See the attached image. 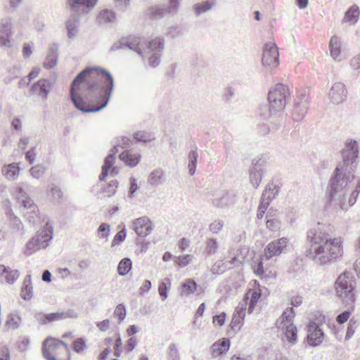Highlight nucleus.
<instances>
[{"label":"nucleus","mask_w":360,"mask_h":360,"mask_svg":"<svg viewBox=\"0 0 360 360\" xmlns=\"http://www.w3.org/2000/svg\"><path fill=\"white\" fill-rule=\"evenodd\" d=\"M198 287V285L194 280L188 279L181 284V294L185 296H190L197 291Z\"/></svg>","instance_id":"obj_34"},{"label":"nucleus","mask_w":360,"mask_h":360,"mask_svg":"<svg viewBox=\"0 0 360 360\" xmlns=\"http://www.w3.org/2000/svg\"><path fill=\"white\" fill-rule=\"evenodd\" d=\"M53 234V227L47 221L46 226L38 231L27 243L25 254L30 255L41 248H46L51 240Z\"/></svg>","instance_id":"obj_9"},{"label":"nucleus","mask_w":360,"mask_h":360,"mask_svg":"<svg viewBox=\"0 0 360 360\" xmlns=\"http://www.w3.org/2000/svg\"><path fill=\"white\" fill-rule=\"evenodd\" d=\"M51 83L46 79H39L34 83L31 89L33 93H37L38 95L44 99H46L51 91Z\"/></svg>","instance_id":"obj_24"},{"label":"nucleus","mask_w":360,"mask_h":360,"mask_svg":"<svg viewBox=\"0 0 360 360\" xmlns=\"http://www.w3.org/2000/svg\"><path fill=\"white\" fill-rule=\"evenodd\" d=\"M119 182L117 180L111 181L107 186L101 188V192L105 193L108 197H111L116 193V188Z\"/></svg>","instance_id":"obj_43"},{"label":"nucleus","mask_w":360,"mask_h":360,"mask_svg":"<svg viewBox=\"0 0 360 360\" xmlns=\"http://www.w3.org/2000/svg\"><path fill=\"white\" fill-rule=\"evenodd\" d=\"M163 49L161 51L155 50V53H154L149 58H148V64L152 68H156L160 62V53ZM153 51L152 52H153Z\"/></svg>","instance_id":"obj_51"},{"label":"nucleus","mask_w":360,"mask_h":360,"mask_svg":"<svg viewBox=\"0 0 360 360\" xmlns=\"http://www.w3.org/2000/svg\"><path fill=\"white\" fill-rule=\"evenodd\" d=\"M171 285V281L169 278H165L164 281H162L158 287V292L160 295L165 300L168 297V288Z\"/></svg>","instance_id":"obj_46"},{"label":"nucleus","mask_w":360,"mask_h":360,"mask_svg":"<svg viewBox=\"0 0 360 360\" xmlns=\"http://www.w3.org/2000/svg\"><path fill=\"white\" fill-rule=\"evenodd\" d=\"M309 101L308 96L302 93L297 96L295 101L292 112V119L295 121H300L304 118L309 108Z\"/></svg>","instance_id":"obj_16"},{"label":"nucleus","mask_w":360,"mask_h":360,"mask_svg":"<svg viewBox=\"0 0 360 360\" xmlns=\"http://www.w3.org/2000/svg\"><path fill=\"white\" fill-rule=\"evenodd\" d=\"M115 162V157L113 154H109L104 160V164L102 166L101 174L99 176V180L103 181L108 176L109 170L112 167Z\"/></svg>","instance_id":"obj_32"},{"label":"nucleus","mask_w":360,"mask_h":360,"mask_svg":"<svg viewBox=\"0 0 360 360\" xmlns=\"http://www.w3.org/2000/svg\"><path fill=\"white\" fill-rule=\"evenodd\" d=\"M58 45L56 43H53L49 46V53L44 63V68L50 70L57 64L58 57Z\"/></svg>","instance_id":"obj_25"},{"label":"nucleus","mask_w":360,"mask_h":360,"mask_svg":"<svg viewBox=\"0 0 360 360\" xmlns=\"http://www.w3.org/2000/svg\"><path fill=\"white\" fill-rule=\"evenodd\" d=\"M114 86L110 72L102 68L87 67L72 82L70 99L81 112H97L107 106Z\"/></svg>","instance_id":"obj_1"},{"label":"nucleus","mask_w":360,"mask_h":360,"mask_svg":"<svg viewBox=\"0 0 360 360\" xmlns=\"http://www.w3.org/2000/svg\"><path fill=\"white\" fill-rule=\"evenodd\" d=\"M122 339H121L120 335H118L117 338L115 342V351H114V355L117 357H119L122 352Z\"/></svg>","instance_id":"obj_61"},{"label":"nucleus","mask_w":360,"mask_h":360,"mask_svg":"<svg viewBox=\"0 0 360 360\" xmlns=\"http://www.w3.org/2000/svg\"><path fill=\"white\" fill-rule=\"evenodd\" d=\"M21 297L26 301L30 300L33 296L31 276L27 275L23 281L20 292Z\"/></svg>","instance_id":"obj_29"},{"label":"nucleus","mask_w":360,"mask_h":360,"mask_svg":"<svg viewBox=\"0 0 360 360\" xmlns=\"http://www.w3.org/2000/svg\"><path fill=\"white\" fill-rule=\"evenodd\" d=\"M117 15L110 9L104 8L100 11L97 15L96 21L99 25L111 24L116 21Z\"/></svg>","instance_id":"obj_26"},{"label":"nucleus","mask_w":360,"mask_h":360,"mask_svg":"<svg viewBox=\"0 0 360 360\" xmlns=\"http://www.w3.org/2000/svg\"><path fill=\"white\" fill-rule=\"evenodd\" d=\"M24 186L25 184L23 183H19L15 186L13 191V195L19 202L22 201V199H25L30 197L27 193L25 191Z\"/></svg>","instance_id":"obj_41"},{"label":"nucleus","mask_w":360,"mask_h":360,"mask_svg":"<svg viewBox=\"0 0 360 360\" xmlns=\"http://www.w3.org/2000/svg\"><path fill=\"white\" fill-rule=\"evenodd\" d=\"M119 158L127 166L133 167L139 163L141 155L139 153L131 154L129 150H125L120 154Z\"/></svg>","instance_id":"obj_27"},{"label":"nucleus","mask_w":360,"mask_h":360,"mask_svg":"<svg viewBox=\"0 0 360 360\" xmlns=\"http://www.w3.org/2000/svg\"><path fill=\"white\" fill-rule=\"evenodd\" d=\"M359 157L358 143L355 140H349L345 143L342 150V161L335 169L328 186V200L332 201L338 193L346 188L349 182L354 178V172Z\"/></svg>","instance_id":"obj_3"},{"label":"nucleus","mask_w":360,"mask_h":360,"mask_svg":"<svg viewBox=\"0 0 360 360\" xmlns=\"http://www.w3.org/2000/svg\"><path fill=\"white\" fill-rule=\"evenodd\" d=\"M360 193V179L358 181V183L354 188V191L352 192L350 198L349 199V206H352L356 201L358 195Z\"/></svg>","instance_id":"obj_55"},{"label":"nucleus","mask_w":360,"mask_h":360,"mask_svg":"<svg viewBox=\"0 0 360 360\" xmlns=\"http://www.w3.org/2000/svg\"><path fill=\"white\" fill-rule=\"evenodd\" d=\"M11 223L13 229H16L17 231H20L23 229V225L21 221L18 217L15 215H12L11 217Z\"/></svg>","instance_id":"obj_60"},{"label":"nucleus","mask_w":360,"mask_h":360,"mask_svg":"<svg viewBox=\"0 0 360 360\" xmlns=\"http://www.w3.org/2000/svg\"><path fill=\"white\" fill-rule=\"evenodd\" d=\"M290 98V89L283 84L278 83L269 90V105H261L258 112V125L264 127L266 133L281 126L284 120L283 110Z\"/></svg>","instance_id":"obj_2"},{"label":"nucleus","mask_w":360,"mask_h":360,"mask_svg":"<svg viewBox=\"0 0 360 360\" xmlns=\"http://www.w3.org/2000/svg\"><path fill=\"white\" fill-rule=\"evenodd\" d=\"M230 345L231 342L229 339L224 338L212 345V353L215 356L223 354L229 349Z\"/></svg>","instance_id":"obj_28"},{"label":"nucleus","mask_w":360,"mask_h":360,"mask_svg":"<svg viewBox=\"0 0 360 360\" xmlns=\"http://www.w3.org/2000/svg\"><path fill=\"white\" fill-rule=\"evenodd\" d=\"M98 1L65 0V8L70 12V17L65 22L67 36L69 39L77 36L82 15L88 14L95 7Z\"/></svg>","instance_id":"obj_5"},{"label":"nucleus","mask_w":360,"mask_h":360,"mask_svg":"<svg viewBox=\"0 0 360 360\" xmlns=\"http://www.w3.org/2000/svg\"><path fill=\"white\" fill-rule=\"evenodd\" d=\"M263 257V255L261 256V258H260V260L258 261L257 262V264H255V273L257 275V276H262L264 274V263H263V261L264 259L267 260L265 257H264V259H262Z\"/></svg>","instance_id":"obj_58"},{"label":"nucleus","mask_w":360,"mask_h":360,"mask_svg":"<svg viewBox=\"0 0 360 360\" xmlns=\"http://www.w3.org/2000/svg\"><path fill=\"white\" fill-rule=\"evenodd\" d=\"M0 360H11L10 350L6 345L0 348Z\"/></svg>","instance_id":"obj_63"},{"label":"nucleus","mask_w":360,"mask_h":360,"mask_svg":"<svg viewBox=\"0 0 360 360\" xmlns=\"http://www.w3.org/2000/svg\"><path fill=\"white\" fill-rule=\"evenodd\" d=\"M280 191V187L273 183H269L265 187L261 196L262 199L268 201L269 203L276 198Z\"/></svg>","instance_id":"obj_30"},{"label":"nucleus","mask_w":360,"mask_h":360,"mask_svg":"<svg viewBox=\"0 0 360 360\" xmlns=\"http://www.w3.org/2000/svg\"><path fill=\"white\" fill-rule=\"evenodd\" d=\"M31 175L35 178L39 179L44 174V167L41 165H36L30 169Z\"/></svg>","instance_id":"obj_57"},{"label":"nucleus","mask_w":360,"mask_h":360,"mask_svg":"<svg viewBox=\"0 0 360 360\" xmlns=\"http://www.w3.org/2000/svg\"><path fill=\"white\" fill-rule=\"evenodd\" d=\"M131 267L132 262L131 259L128 257H125L120 262L117 266V272L120 276H125L131 269Z\"/></svg>","instance_id":"obj_38"},{"label":"nucleus","mask_w":360,"mask_h":360,"mask_svg":"<svg viewBox=\"0 0 360 360\" xmlns=\"http://www.w3.org/2000/svg\"><path fill=\"white\" fill-rule=\"evenodd\" d=\"M73 349L77 353H81L86 347V341L83 338H77L73 341Z\"/></svg>","instance_id":"obj_48"},{"label":"nucleus","mask_w":360,"mask_h":360,"mask_svg":"<svg viewBox=\"0 0 360 360\" xmlns=\"http://www.w3.org/2000/svg\"><path fill=\"white\" fill-rule=\"evenodd\" d=\"M20 167L16 163H11L6 167H3L2 173L6 178H13L18 174Z\"/></svg>","instance_id":"obj_39"},{"label":"nucleus","mask_w":360,"mask_h":360,"mask_svg":"<svg viewBox=\"0 0 360 360\" xmlns=\"http://www.w3.org/2000/svg\"><path fill=\"white\" fill-rule=\"evenodd\" d=\"M335 285L336 295L346 307H349L347 310L342 311L336 317V321L339 324H342L347 321L354 309L353 304L356 300L354 293L355 281L353 279L351 273L344 272L338 276Z\"/></svg>","instance_id":"obj_4"},{"label":"nucleus","mask_w":360,"mask_h":360,"mask_svg":"<svg viewBox=\"0 0 360 360\" xmlns=\"http://www.w3.org/2000/svg\"><path fill=\"white\" fill-rule=\"evenodd\" d=\"M279 54L276 46L266 44L263 50L262 64L264 66L276 67L278 65Z\"/></svg>","instance_id":"obj_17"},{"label":"nucleus","mask_w":360,"mask_h":360,"mask_svg":"<svg viewBox=\"0 0 360 360\" xmlns=\"http://www.w3.org/2000/svg\"><path fill=\"white\" fill-rule=\"evenodd\" d=\"M295 316V311L292 307L288 308L282 314L280 321L282 325V330L284 332L287 340L292 345L297 342V327L291 322V319Z\"/></svg>","instance_id":"obj_12"},{"label":"nucleus","mask_w":360,"mask_h":360,"mask_svg":"<svg viewBox=\"0 0 360 360\" xmlns=\"http://www.w3.org/2000/svg\"><path fill=\"white\" fill-rule=\"evenodd\" d=\"M129 184H130V186H129V193H128V195L129 197L131 198L134 194L137 191V190L139 188L137 183H136V180L134 177H131L129 179Z\"/></svg>","instance_id":"obj_59"},{"label":"nucleus","mask_w":360,"mask_h":360,"mask_svg":"<svg viewBox=\"0 0 360 360\" xmlns=\"http://www.w3.org/2000/svg\"><path fill=\"white\" fill-rule=\"evenodd\" d=\"M359 16V8L356 5H353L345 13L343 20L354 24L357 21Z\"/></svg>","instance_id":"obj_36"},{"label":"nucleus","mask_w":360,"mask_h":360,"mask_svg":"<svg viewBox=\"0 0 360 360\" xmlns=\"http://www.w3.org/2000/svg\"><path fill=\"white\" fill-rule=\"evenodd\" d=\"M288 239L284 237L271 242L264 248L262 259L265 257L266 259H269L272 257L285 252L288 250Z\"/></svg>","instance_id":"obj_14"},{"label":"nucleus","mask_w":360,"mask_h":360,"mask_svg":"<svg viewBox=\"0 0 360 360\" xmlns=\"http://www.w3.org/2000/svg\"><path fill=\"white\" fill-rule=\"evenodd\" d=\"M356 328V321L354 319L349 320L347 330L345 335V340H349L354 335L355 329Z\"/></svg>","instance_id":"obj_54"},{"label":"nucleus","mask_w":360,"mask_h":360,"mask_svg":"<svg viewBox=\"0 0 360 360\" xmlns=\"http://www.w3.org/2000/svg\"><path fill=\"white\" fill-rule=\"evenodd\" d=\"M266 225L267 229L271 231H276L281 228V221L276 217H273L272 214L269 212L266 214Z\"/></svg>","instance_id":"obj_40"},{"label":"nucleus","mask_w":360,"mask_h":360,"mask_svg":"<svg viewBox=\"0 0 360 360\" xmlns=\"http://www.w3.org/2000/svg\"><path fill=\"white\" fill-rule=\"evenodd\" d=\"M198 154L197 152V148L195 147L193 150H191L188 155V172L189 174L193 176L196 169L197 162H198Z\"/></svg>","instance_id":"obj_35"},{"label":"nucleus","mask_w":360,"mask_h":360,"mask_svg":"<svg viewBox=\"0 0 360 360\" xmlns=\"http://www.w3.org/2000/svg\"><path fill=\"white\" fill-rule=\"evenodd\" d=\"M269 203L264 199L260 198V202L257 209V217L259 219H262Z\"/></svg>","instance_id":"obj_53"},{"label":"nucleus","mask_w":360,"mask_h":360,"mask_svg":"<svg viewBox=\"0 0 360 360\" xmlns=\"http://www.w3.org/2000/svg\"><path fill=\"white\" fill-rule=\"evenodd\" d=\"M248 297H245L243 302H241L236 308L231 322V327L233 330H239L243 325L245 316V311L248 305Z\"/></svg>","instance_id":"obj_20"},{"label":"nucleus","mask_w":360,"mask_h":360,"mask_svg":"<svg viewBox=\"0 0 360 360\" xmlns=\"http://www.w3.org/2000/svg\"><path fill=\"white\" fill-rule=\"evenodd\" d=\"M266 165V160L263 158L254 159L249 169L250 181L252 186L257 188L262 181L264 169Z\"/></svg>","instance_id":"obj_13"},{"label":"nucleus","mask_w":360,"mask_h":360,"mask_svg":"<svg viewBox=\"0 0 360 360\" xmlns=\"http://www.w3.org/2000/svg\"><path fill=\"white\" fill-rule=\"evenodd\" d=\"M132 226L133 229L140 237L147 236L153 230L152 221L147 217H142L134 220Z\"/></svg>","instance_id":"obj_19"},{"label":"nucleus","mask_w":360,"mask_h":360,"mask_svg":"<svg viewBox=\"0 0 360 360\" xmlns=\"http://www.w3.org/2000/svg\"><path fill=\"white\" fill-rule=\"evenodd\" d=\"M236 196L229 191H222L212 200V205L217 208H224L235 202Z\"/></svg>","instance_id":"obj_22"},{"label":"nucleus","mask_w":360,"mask_h":360,"mask_svg":"<svg viewBox=\"0 0 360 360\" xmlns=\"http://www.w3.org/2000/svg\"><path fill=\"white\" fill-rule=\"evenodd\" d=\"M340 244V238H333L331 241H325L324 244L311 245L306 251V257L319 264H326L341 255Z\"/></svg>","instance_id":"obj_6"},{"label":"nucleus","mask_w":360,"mask_h":360,"mask_svg":"<svg viewBox=\"0 0 360 360\" xmlns=\"http://www.w3.org/2000/svg\"><path fill=\"white\" fill-rule=\"evenodd\" d=\"M330 56L335 59L340 53V41L339 38L333 35L329 42Z\"/></svg>","instance_id":"obj_37"},{"label":"nucleus","mask_w":360,"mask_h":360,"mask_svg":"<svg viewBox=\"0 0 360 360\" xmlns=\"http://www.w3.org/2000/svg\"><path fill=\"white\" fill-rule=\"evenodd\" d=\"M7 269L4 276L5 281L9 284H13L18 278L20 272L17 269H11L9 266H7Z\"/></svg>","instance_id":"obj_45"},{"label":"nucleus","mask_w":360,"mask_h":360,"mask_svg":"<svg viewBox=\"0 0 360 360\" xmlns=\"http://www.w3.org/2000/svg\"><path fill=\"white\" fill-rule=\"evenodd\" d=\"M224 226V222L221 220L214 221L209 226V229L213 233H219Z\"/></svg>","instance_id":"obj_56"},{"label":"nucleus","mask_w":360,"mask_h":360,"mask_svg":"<svg viewBox=\"0 0 360 360\" xmlns=\"http://www.w3.org/2000/svg\"><path fill=\"white\" fill-rule=\"evenodd\" d=\"M11 20L10 18L2 19L0 23V44L6 46L10 43L11 32Z\"/></svg>","instance_id":"obj_23"},{"label":"nucleus","mask_w":360,"mask_h":360,"mask_svg":"<svg viewBox=\"0 0 360 360\" xmlns=\"http://www.w3.org/2000/svg\"><path fill=\"white\" fill-rule=\"evenodd\" d=\"M124 48H127L136 52L142 58L145 56L143 53H150L153 51H161L164 49V39L162 38H155L150 41H147L141 37H133L130 40L123 41Z\"/></svg>","instance_id":"obj_8"},{"label":"nucleus","mask_w":360,"mask_h":360,"mask_svg":"<svg viewBox=\"0 0 360 360\" xmlns=\"http://www.w3.org/2000/svg\"><path fill=\"white\" fill-rule=\"evenodd\" d=\"M347 89L342 82H336L331 87L329 97L334 104L342 103L347 98Z\"/></svg>","instance_id":"obj_21"},{"label":"nucleus","mask_w":360,"mask_h":360,"mask_svg":"<svg viewBox=\"0 0 360 360\" xmlns=\"http://www.w3.org/2000/svg\"><path fill=\"white\" fill-rule=\"evenodd\" d=\"M134 139L140 143H149L155 140V137H151L150 134L146 131H136L133 135Z\"/></svg>","instance_id":"obj_42"},{"label":"nucleus","mask_w":360,"mask_h":360,"mask_svg":"<svg viewBox=\"0 0 360 360\" xmlns=\"http://www.w3.org/2000/svg\"><path fill=\"white\" fill-rule=\"evenodd\" d=\"M307 341L310 346L316 347L321 344L324 333L316 323H309L307 326Z\"/></svg>","instance_id":"obj_18"},{"label":"nucleus","mask_w":360,"mask_h":360,"mask_svg":"<svg viewBox=\"0 0 360 360\" xmlns=\"http://www.w3.org/2000/svg\"><path fill=\"white\" fill-rule=\"evenodd\" d=\"M110 226L108 224L106 223H102L98 229V236L100 238H105L107 239L109 233H110Z\"/></svg>","instance_id":"obj_47"},{"label":"nucleus","mask_w":360,"mask_h":360,"mask_svg":"<svg viewBox=\"0 0 360 360\" xmlns=\"http://www.w3.org/2000/svg\"><path fill=\"white\" fill-rule=\"evenodd\" d=\"M126 236H127L126 229L124 228L122 230L120 231L119 232H117L115 234V236L113 238V240L112 242V246H115L116 245H119L121 243H122L124 240Z\"/></svg>","instance_id":"obj_52"},{"label":"nucleus","mask_w":360,"mask_h":360,"mask_svg":"<svg viewBox=\"0 0 360 360\" xmlns=\"http://www.w3.org/2000/svg\"><path fill=\"white\" fill-rule=\"evenodd\" d=\"M126 314V308L123 304H119L114 311L115 316H116L119 319V323L125 319Z\"/></svg>","instance_id":"obj_50"},{"label":"nucleus","mask_w":360,"mask_h":360,"mask_svg":"<svg viewBox=\"0 0 360 360\" xmlns=\"http://www.w3.org/2000/svg\"><path fill=\"white\" fill-rule=\"evenodd\" d=\"M215 5L214 1L206 0L201 3L195 4L193 6V11L196 16H200L201 14L211 10Z\"/></svg>","instance_id":"obj_31"},{"label":"nucleus","mask_w":360,"mask_h":360,"mask_svg":"<svg viewBox=\"0 0 360 360\" xmlns=\"http://www.w3.org/2000/svg\"><path fill=\"white\" fill-rule=\"evenodd\" d=\"M350 66L355 70H360V53L351 59Z\"/></svg>","instance_id":"obj_64"},{"label":"nucleus","mask_w":360,"mask_h":360,"mask_svg":"<svg viewBox=\"0 0 360 360\" xmlns=\"http://www.w3.org/2000/svg\"><path fill=\"white\" fill-rule=\"evenodd\" d=\"M181 0H169V4H156L146 10V15L152 20H158L167 15H174L179 9Z\"/></svg>","instance_id":"obj_10"},{"label":"nucleus","mask_w":360,"mask_h":360,"mask_svg":"<svg viewBox=\"0 0 360 360\" xmlns=\"http://www.w3.org/2000/svg\"><path fill=\"white\" fill-rule=\"evenodd\" d=\"M219 248V245L217 239L210 238L206 243L205 252L207 255H212L215 254Z\"/></svg>","instance_id":"obj_44"},{"label":"nucleus","mask_w":360,"mask_h":360,"mask_svg":"<svg viewBox=\"0 0 360 360\" xmlns=\"http://www.w3.org/2000/svg\"><path fill=\"white\" fill-rule=\"evenodd\" d=\"M41 349L46 360H70L68 345L59 339L46 338L43 341Z\"/></svg>","instance_id":"obj_7"},{"label":"nucleus","mask_w":360,"mask_h":360,"mask_svg":"<svg viewBox=\"0 0 360 360\" xmlns=\"http://www.w3.org/2000/svg\"><path fill=\"white\" fill-rule=\"evenodd\" d=\"M164 172L161 169L153 170L148 176V183L153 187H158L163 182Z\"/></svg>","instance_id":"obj_33"},{"label":"nucleus","mask_w":360,"mask_h":360,"mask_svg":"<svg viewBox=\"0 0 360 360\" xmlns=\"http://www.w3.org/2000/svg\"><path fill=\"white\" fill-rule=\"evenodd\" d=\"M20 202L24 217L31 224H35L39 218V209L34 200L30 198L22 199Z\"/></svg>","instance_id":"obj_15"},{"label":"nucleus","mask_w":360,"mask_h":360,"mask_svg":"<svg viewBox=\"0 0 360 360\" xmlns=\"http://www.w3.org/2000/svg\"><path fill=\"white\" fill-rule=\"evenodd\" d=\"M175 263L180 267H184L190 263V255H186L184 256L178 257Z\"/></svg>","instance_id":"obj_62"},{"label":"nucleus","mask_w":360,"mask_h":360,"mask_svg":"<svg viewBox=\"0 0 360 360\" xmlns=\"http://www.w3.org/2000/svg\"><path fill=\"white\" fill-rule=\"evenodd\" d=\"M333 228L330 225H326L321 223H318L316 226L311 229L307 232V238L310 243V246L316 244L322 245L325 241H331L333 238H331Z\"/></svg>","instance_id":"obj_11"},{"label":"nucleus","mask_w":360,"mask_h":360,"mask_svg":"<svg viewBox=\"0 0 360 360\" xmlns=\"http://www.w3.org/2000/svg\"><path fill=\"white\" fill-rule=\"evenodd\" d=\"M168 349V360H180L179 351L174 343L170 344Z\"/></svg>","instance_id":"obj_49"}]
</instances>
